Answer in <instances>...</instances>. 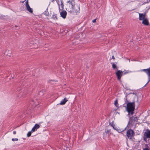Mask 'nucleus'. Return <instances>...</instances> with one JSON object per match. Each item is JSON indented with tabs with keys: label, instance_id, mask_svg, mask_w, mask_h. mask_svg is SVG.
<instances>
[{
	"label": "nucleus",
	"instance_id": "obj_1",
	"mask_svg": "<svg viewBox=\"0 0 150 150\" xmlns=\"http://www.w3.org/2000/svg\"><path fill=\"white\" fill-rule=\"evenodd\" d=\"M74 1L72 0L69 1L67 3L66 6V10L69 12L72 13L74 11L76 14L80 13V7L78 5L75 6Z\"/></svg>",
	"mask_w": 150,
	"mask_h": 150
},
{
	"label": "nucleus",
	"instance_id": "obj_2",
	"mask_svg": "<svg viewBox=\"0 0 150 150\" xmlns=\"http://www.w3.org/2000/svg\"><path fill=\"white\" fill-rule=\"evenodd\" d=\"M134 101L132 102H128L127 104L126 108V111L128 112V115H132L134 113L135 107Z\"/></svg>",
	"mask_w": 150,
	"mask_h": 150
},
{
	"label": "nucleus",
	"instance_id": "obj_3",
	"mask_svg": "<svg viewBox=\"0 0 150 150\" xmlns=\"http://www.w3.org/2000/svg\"><path fill=\"white\" fill-rule=\"evenodd\" d=\"M138 118L136 115L132 116L129 118L128 125L130 127H132L134 124H136L138 122Z\"/></svg>",
	"mask_w": 150,
	"mask_h": 150
},
{
	"label": "nucleus",
	"instance_id": "obj_4",
	"mask_svg": "<svg viewBox=\"0 0 150 150\" xmlns=\"http://www.w3.org/2000/svg\"><path fill=\"white\" fill-rule=\"evenodd\" d=\"M143 140L147 142V139H150V130L148 129L146 130V131L144 132L143 136Z\"/></svg>",
	"mask_w": 150,
	"mask_h": 150
},
{
	"label": "nucleus",
	"instance_id": "obj_5",
	"mask_svg": "<svg viewBox=\"0 0 150 150\" xmlns=\"http://www.w3.org/2000/svg\"><path fill=\"white\" fill-rule=\"evenodd\" d=\"M141 71H144L147 74L148 77V81L144 87L145 86L146 84L150 81V67L147 69H144L140 70Z\"/></svg>",
	"mask_w": 150,
	"mask_h": 150
},
{
	"label": "nucleus",
	"instance_id": "obj_6",
	"mask_svg": "<svg viewBox=\"0 0 150 150\" xmlns=\"http://www.w3.org/2000/svg\"><path fill=\"white\" fill-rule=\"evenodd\" d=\"M126 134L128 138L131 139H132V137L134 135V132L132 129H130L127 131Z\"/></svg>",
	"mask_w": 150,
	"mask_h": 150
},
{
	"label": "nucleus",
	"instance_id": "obj_7",
	"mask_svg": "<svg viewBox=\"0 0 150 150\" xmlns=\"http://www.w3.org/2000/svg\"><path fill=\"white\" fill-rule=\"evenodd\" d=\"M122 73L123 71H122L118 70L116 72V75L119 81H120L121 79V77L123 75Z\"/></svg>",
	"mask_w": 150,
	"mask_h": 150
},
{
	"label": "nucleus",
	"instance_id": "obj_8",
	"mask_svg": "<svg viewBox=\"0 0 150 150\" xmlns=\"http://www.w3.org/2000/svg\"><path fill=\"white\" fill-rule=\"evenodd\" d=\"M26 6L27 8V9L28 11L31 13H33V10L32 8H30L29 5L28 0H27L26 2Z\"/></svg>",
	"mask_w": 150,
	"mask_h": 150
},
{
	"label": "nucleus",
	"instance_id": "obj_9",
	"mask_svg": "<svg viewBox=\"0 0 150 150\" xmlns=\"http://www.w3.org/2000/svg\"><path fill=\"white\" fill-rule=\"evenodd\" d=\"M60 14L61 17L65 19L66 17L67 12L66 11L63 10L62 11L60 12Z\"/></svg>",
	"mask_w": 150,
	"mask_h": 150
},
{
	"label": "nucleus",
	"instance_id": "obj_10",
	"mask_svg": "<svg viewBox=\"0 0 150 150\" xmlns=\"http://www.w3.org/2000/svg\"><path fill=\"white\" fill-rule=\"evenodd\" d=\"M40 127V125L37 124H36L32 129V132H34L37 130V129Z\"/></svg>",
	"mask_w": 150,
	"mask_h": 150
},
{
	"label": "nucleus",
	"instance_id": "obj_11",
	"mask_svg": "<svg viewBox=\"0 0 150 150\" xmlns=\"http://www.w3.org/2000/svg\"><path fill=\"white\" fill-rule=\"evenodd\" d=\"M142 23L145 25H149L148 21L146 18H145L143 20Z\"/></svg>",
	"mask_w": 150,
	"mask_h": 150
},
{
	"label": "nucleus",
	"instance_id": "obj_12",
	"mask_svg": "<svg viewBox=\"0 0 150 150\" xmlns=\"http://www.w3.org/2000/svg\"><path fill=\"white\" fill-rule=\"evenodd\" d=\"M145 13L144 14L143 13H139V20H142L144 19Z\"/></svg>",
	"mask_w": 150,
	"mask_h": 150
},
{
	"label": "nucleus",
	"instance_id": "obj_13",
	"mask_svg": "<svg viewBox=\"0 0 150 150\" xmlns=\"http://www.w3.org/2000/svg\"><path fill=\"white\" fill-rule=\"evenodd\" d=\"M67 101V99L66 98H65L63 100L61 101L60 104L61 105H64Z\"/></svg>",
	"mask_w": 150,
	"mask_h": 150
},
{
	"label": "nucleus",
	"instance_id": "obj_14",
	"mask_svg": "<svg viewBox=\"0 0 150 150\" xmlns=\"http://www.w3.org/2000/svg\"><path fill=\"white\" fill-rule=\"evenodd\" d=\"M63 1L62 0H60V5L61 6V9H60L59 8V9L61 10H63L64 8V5Z\"/></svg>",
	"mask_w": 150,
	"mask_h": 150
},
{
	"label": "nucleus",
	"instance_id": "obj_15",
	"mask_svg": "<svg viewBox=\"0 0 150 150\" xmlns=\"http://www.w3.org/2000/svg\"><path fill=\"white\" fill-rule=\"evenodd\" d=\"M114 105L115 106L118 108H119V104L118 103L117 99H116L114 102Z\"/></svg>",
	"mask_w": 150,
	"mask_h": 150
},
{
	"label": "nucleus",
	"instance_id": "obj_16",
	"mask_svg": "<svg viewBox=\"0 0 150 150\" xmlns=\"http://www.w3.org/2000/svg\"><path fill=\"white\" fill-rule=\"evenodd\" d=\"M110 125L113 128L115 129H116L117 127H115V125L114 124V122L113 121H112L111 122V123L110 122Z\"/></svg>",
	"mask_w": 150,
	"mask_h": 150
},
{
	"label": "nucleus",
	"instance_id": "obj_17",
	"mask_svg": "<svg viewBox=\"0 0 150 150\" xmlns=\"http://www.w3.org/2000/svg\"><path fill=\"white\" fill-rule=\"evenodd\" d=\"M112 68L115 69H116V70H118V68L117 67V66L116 64H115L114 63H112Z\"/></svg>",
	"mask_w": 150,
	"mask_h": 150
},
{
	"label": "nucleus",
	"instance_id": "obj_18",
	"mask_svg": "<svg viewBox=\"0 0 150 150\" xmlns=\"http://www.w3.org/2000/svg\"><path fill=\"white\" fill-rule=\"evenodd\" d=\"M52 18L54 19V20H56L57 19V14H53L52 16Z\"/></svg>",
	"mask_w": 150,
	"mask_h": 150
},
{
	"label": "nucleus",
	"instance_id": "obj_19",
	"mask_svg": "<svg viewBox=\"0 0 150 150\" xmlns=\"http://www.w3.org/2000/svg\"><path fill=\"white\" fill-rule=\"evenodd\" d=\"M33 132H32V130L31 131L29 132L27 134V136L28 137H30L31 134V133Z\"/></svg>",
	"mask_w": 150,
	"mask_h": 150
},
{
	"label": "nucleus",
	"instance_id": "obj_20",
	"mask_svg": "<svg viewBox=\"0 0 150 150\" xmlns=\"http://www.w3.org/2000/svg\"><path fill=\"white\" fill-rule=\"evenodd\" d=\"M115 130L118 131V132H121L123 131V130L122 131L121 129H119L117 127H116V129H115Z\"/></svg>",
	"mask_w": 150,
	"mask_h": 150
},
{
	"label": "nucleus",
	"instance_id": "obj_21",
	"mask_svg": "<svg viewBox=\"0 0 150 150\" xmlns=\"http://www.w3.org/2000/svg\"><path fill=\"white\" fill-rule=\"evenodd\" d=\"M130 72V71L129 70H128L127 71H125L124 72H123V73H122V74H123V75H125V74H127V73H129Z\"/></svg>",
	"mask_w": 150,
	"mask_h": 150
},
{
	"label": "nucleus",
	"instance_id": "obj_22",
	"mask_svg": "<svg viewBox=\"0 0 150 150\" xmlns=\"http://www.w3.org/2000/svg\"><path fill=\"white\" fill-rule=\"evenodd\" d=\"M111 130L110 129H107V130H105V133L107 134L108 133L110 132Z\"/></svg>",
	"mask_w": 150,
	"mask_h": 150
},
{
	"label": "nucleus",
	"instance_id": "obj_23",
	"mask_svg": "<svg viewBox=\"0 0 150 150\" xmlns=\"http://www.w3.org/2000/svg\"><path fill=\"white\" fill-rule=\"evenodd\" d=\"M57 2V3L59 6V5H60V4H59V0H55Z\"/></svg>",
	"mask_w": 150,
	"mask_h": 150
},
{
	"label": "nucleus",
	"instance_id": "obj_24",
	"mask_svg": "<svg viewBox=\"0 0 150 150\" xmlns=\"http://www.w3.org/2000/svg\"><path fill=\"white\" fill-rule=\"evenodd\" d=\"M125 103L127 104V103H128L129 102H128V100L127 99V96H126L125 97Z\"/></svg>",
	"mask_w": 150,
	"mask_h": 150
},
{
	"label": "nucleus",
	"instance_id": "obj_25",
	"mask_svg": "<svg viewBox=\"0 0 150 150\" xmlns=\"http://www.w3.org/2000/svg\"><path fill=\"white\" fill-rule=\"evenodd\" d=\"M12 140L13 141H17L18 140V139L17 138H13L12 139Z\"/></svg>",
	"mask_w": 150,
	"mask_h": 150
},
{
	"label": "nucleus",
	"instance_id": "obj_26",
	"mask_svg": "<svg viewBox=\"0 0 150 150\" xmlns=\"http://www.w3.org/2000/svg\"><path fill=\"white\" fill-rule=\"evenodd\" d=\"M143 150H149L148 147V146H147V147L145 148Z\"/></svg>",
	"mask_w": 150,
	"mask_h": 150
},
{
	"label": "nucleus",
	"instance_id": "obj_27",
	"mask_svg": "<svg viewBox=\"0 0 150 150\" xmlns=\"http://www.w3.org/2000/svg\"><path fill=\"white\" fill-rule=\"evenodd\" d=\"M96 21V19H94L92 21V22L93 23H95Z\"/></svg>",
	"mask_w": 150,
	"mask_h": 150
},
{
	"label": "nucleus",
	"instance_id": "obj_28",
	"mask_svg": "<svg viewBox=\"0 0 150 150\" xmlns=\"http://www.w3.org/2000/svg\"><path fill=\"white\" fill-rule=\"evenodd\" d=\"M149 2V1H147L146 2H144V3L143 4H146V3H148Z\"/></svg>",
	"mask_w": 150,
	"mask_h": 150
},
{
	"label": "nucleus",
	"instance_id": "obj_29",
	"mask_svg": "<svg viewBox=\"0 0 150 150\" xmlns=\"http://www.w3.org/2000/svg\"><path fill=\"white\" fill-rule=\"evenodd\" d=\"M112 59H113L114 60L115 59L114 57V56H112Z\"/></svg>",
	"mask_w": 150,
	"mask_h": 150
},
{
	"label": "nucleus",
	"instance_id": "obj_30",
	"mask_svg": "<svg viewBox=\"0 0 150 150\" xmlns=\"http://www.w3.org/2000/svg\"><path fill=\"white\" fill-rule=\"evenodd\" d=\"M13 134H16V131H14L13 132Z\"/></svg>",
	"mask_w": 150,
	"mask_h": 150
},
{
	"label": "nucleus",
	"instance_id": "obj_31",
	"mask_svg": "<svg viewBox=\"0 0 150 150\" xmlns=\"http://www.w3.org/2000/svg\"><path fill=\"white\" fill-rule=\"evenodd\" d=\"M17 27V26L16 25H15V27Z\"/></svg>",
	"mask_w": 150,
	"mask_h": 150
}]
</instances>
